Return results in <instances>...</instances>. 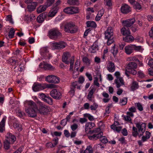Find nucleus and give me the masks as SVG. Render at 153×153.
<instances>
[{
    "instance_id": "18",
    "label": "nucleus",
    "mask_w": 153,
    "mask_h": 153,
    "mask_svg": "<svg viewBox=\"0 0 153 153\" xmlns=\"http://www.w3.org/2000/svg\"><path fill=\"white\" fill-rule=\"evenodd\" d=\"M135 22V18H132L123 21L122 22L124 26L128 27L131 26Z\"/></svg>"
},
{
    "instance_id": "50",
    "label": "nucleus",
    "mask_w": 153,
    "mask_h": 153,
    "mask_svg": "<svg viewBox=\"0 0 153 153\" xmlns=\"http://www.w3.org/2000/svg\"><path fill=\"white\" fill-rule=\"evenodd\" d=\"M54 1L55 0H47L45 4L48 7L51 6L54 3Z\"/></svg>"
},
{
    "instance_id": "30",
    "label": "nucleus",
    "mask_w": 153,
    "mask_h": 153,
    "mask_svg": "<svg viewBox=\"0 0 153 153\" xmlns=\"http://www.w3.org/2000/svg\"><path fill=\"white\" fill-rule=\"evenodd\" d=\"M13 126L14 128L16 129L19 131H21L22 130V125L17 122L14 123Z\"/></svg>"
},
{
    "instance_id": "19",
    "label": "nucleus",
    "mask_w": 153,
    "mask_h": 153,
    "mask_svg": "<svg viewBox=\"0 0 153 153\" xmlns=\"http://www.w3.org/2000/svg\"><path fill=\"white\" fill-rule=\"evenodd\" d=\"M119 125V123L117 121H115L114 124L111 126V128L114 131L119 132L120 131L122 128V127L120 126H117Z\"/></svg>"
},
{
    "instance_id": "21",
    "label": "nucleus",
    "mask_w": 153,
    "mask_h": 153,
    "mask_svg": "<svg viewBox=\"0 0 153 153\" xmlns=\"http://www.w3.org/2000/svg\"><path fill=\"white\" fill-rule=\"evenodd\" d=\"M39 67L41 68H44L45 70H52L54 69L53 66L48 64H44L41 63L39 65Z\"/></svg>"
},
{
    "instance_id": "35",
    "label": "nucleus",
    "mask_w": 153,
    "mask_h": 153,
    "mask_svg": "<svg viewBox=\"0 0 153 153\" xmlns=\"http://www.w3.org/2000/svg\"><path fill=\"white\" fill-rule=\"evenodd\" d=\"M138 85L137 83L135 81L133 82L131 87V90L134 91L138 88Z\"/></svg>"
},
{
    "instance_id": "31",
    "label": "nucleus",
    "mask_w": 153,
    "mask_h": 153,
    "mask_svg": "<svg viewBox=\"0 0 153 153\" xmlns=\"http://www.w3.org/2000/svg\"><path fill=\"white\" fill-rule=\"evenodd\" d=\"M98 50V46L95 45H93L89 48V51L91 53H94Z\"/></svg>"
},
{
    "instance_id": "8",
    "label": "nucleus",
    "mask_w": 153,
    "mask_h": 153,
    "mask_svg": "<svg viewBox=\"0 0 153 153\" xmlns=\"http://www.w3.org/2000/svg\"><path fill=\"white\" fill-rule=\"evenodd\" d=\"M54 85L53 84H46L34 83L32 87L33 90L34 91H38L40 90L44 89L47 88H53Z\"/></svg>"
},
{
    "instance_id": "60",
    "label": "nucleus",
    "mask_w": 153,
    "mask_h": 153,
    "mask_svg": "<svg viewBox=\"0 0 153 153\" xmlns=\"http://www.w3.org/2000/svg\"><path fill=\"white\" fill-rule=\"evenodd\" d=\"M98 80L97 78H95L94 80V84L95 85L97 86V87H99L100 86V84L98 82Z\"/></svg>"
},
{
    "instance_id": "9",
    "label": "nucleus",
    "mask_w": 153,
    "mask_h": 153,
    "mask_svg": "<svg viewBox=\"0 0 153 153\" xmlns=\"http://www.w3.org/2000/svg\"><path fill=\"white\" fill-rule=\"evenodd\" d=\"M116 77V79L115 80V83L116 84L117 88H119L121 86L124 85V83L123 79L120 77V73L118 71H116L114 74Z\"/></svg>"
},
{
    "instance_id": "16",
    "label": "nucleus",
    "mask_w": 153,
    "mask_h": 153,
    "mask_svg": "<svg viewBox=\"0 0 153 153\" xmlns=\"http://www.w3.org/2000/svg\"><path fill=\"white\" fill-rule=\"evenodd\" d=\"M78 83L77 81H75L72 83L71 90L69 91V93L71 95H73L74 94L75 88H76L78 89H80V86L78 85Z\"/></svg>"
},
{
    "instance_id": "17",
    "label": "nucleus",
    "mask_w": 153,
    "mask_h": 153,
    "mask_svg": "<svg viewBox=\"0 0 153 153\" xmlns=\"http://www.w3.org/2000/svg\"><path fill=\"white\" fill-rule=\"evenodd\" d=\"M131 7L126 4H123L121 7V12L124 14H127L131 11Z\"/></svg>"
},
{
    "instance_id": "4",
    "label": "nucleus",
    "mask_w": 153,
    "mask_h": 153,
    "mask_svg": "<svg viewBox=\"0 0 153 153\" xmlns=\"http://www.w3.org/2000/svg\"><path fill=\"white\" fill-rule=\"evenodd\" d=\"M105 38L108 40L107 44L108 45H110L113 43L114 40L113 38V30L111 27H108L105 32Z\"/></svg>"
},
{
    "instance_id": "38",
    "label": "nucleus",
    "mask_w": 153,
    "mask_h": 153,
    "mask_svg": "<svg viewBox=\"0 0 153 153\" xmlns=\"http://www.w3.org/2000/svg\"><path fill=\"white\" fill-rule=\"evenodd\" d=\"M127 102V98L124 97L122 99H121L120 101V104L121 105H126Z\"/></svg>"
},
{
    "instance_id": "58",
    "label": "nucleus",
    "mask_w": 153,
    "mask_h": 153,
    "mask_svg": "<svg viewBox=\"0 0 153 153\" xmlns=\"http://www.w3.org/2000/svg\"><path fill=\"white\" fill-rule=\"evenodd\" d=\"M52 141L54 142L53 144V145H54L55 147V146L57 145V144H58V138L57 137H56L53 139Z\"/></svg>"
},
{
    "instance_id": "41",
    "label": "nucleus",
    "mask_w": 153,
    "mask_h": 153,
    "mask_svg": "<svg viewBox=\"0 0 153 153\" xmlns=\"http://www.w3.org/2000/svg\"><path fill=\"white\" fill-rule=\"evenodd\" d=\"M132 135L136 137H137L138 134V132H137V128L134 126L132 128Z\"/></svg>"
},
{
    "instance_id": "44",
    "label": "nucleus",
    "mask_w": 153,
    "mask_h": 153,
    "mask_svg": "<svg viewBox=\"0 0 153 153\" xmlns=\"http://www.w3.org/2000/svg\"><path fill=\"white\" fill-rule=\"evenodd\" d=\"M82 60L84 63H85L87 65H89L91 63L90 60L86 57H84L83 58Z\"/></svg>"
},
{
    "instance_id": "62",
    "label": "nucleus",
    "mask_w": 153,
    "mask_h": 153,
    "mask_svg": "<svg viewBox=\"0 0 153 153\" xmlns=\"http://www.w3.org/2000/svg\"><path fill=\"white\" fill-rule=\"evenodd\" d=\"M124 117V119L126 121L130 122L131 121V119L130 117L128 116H123Z\"/></svg>"
},
{
    "instance_id": "59",
    "label": "nucleus",
    "mask_w": 153,
    "mask_h": 153,
    "mask_svg": "<svg viewBox=\"0 0 153 153\" xmlns=\"http://www.w3.org/2000/svg\"><path fill=\"white\" fill-rule=\"evenodd\" d=\"M46 146L48 148H52L55 147L53 144L51 142L47 143Z\"/></svg>"
},
{
    "instance_id": "32",
    "label": "nucleus",
    "mask_w": 153,
    "mask_h": 153,
    "mask_svg": "<svg viewBox=\"0 0 153 153\" xmlns=\"http://www.w3.org/2000/svg\"><path fill=\"white\" fill-rule=\"evenodd\" d=\"M95 126V124L92 122H89L88 124L86 125V128L85 130L86 131H88V129H89L90 130L92 128Z\"/></svg>"
},
{
    "instance_id": "2",
    "label": "nucleus",
    "mask_w": 153,
    "mask_h": 153,
    "mask_svg": "<svg viewBox=\"0 0 153 153\" xmlns=\"http://www.w3.org/2000/svg\"><path fill=\"white\" fill-rule=\"evenodd\" d=\"M137 67V63L135 62H130L127 65L125 71V74L128 77L129 76V74L134 75L137 74L135 70Z\"/></svg>"
},
{
    "instance_id": "14",
    "label": "nucleus",
    "mask_w": 153,
    "mask_h": 153,
    "mask_svg": "<svg viewBox=\"0 0 153 153\" xmlns=\"http://www.w3.org/2000/svg\"><path fill=\"white\" fill-rule=\"evenodd\" d=\"M38 111L40 114L46 115L50 112V109L46 105H42L39 107Z\"/></svg>"
},
{
    "instance_id": "45",
    "label": "nucleus",
    "mask_w": 153,
    "mask_h": 153,
    "mask_svg": "<svg viewBox=\"0 0 153 153\" xmlns=\"http://www.w3.org/2000/svg\"><path fill=\"white\" fill-rule=\"evenodd\" d=\"M11 143L6 140L4 142V147L5 149H8L10 147V144Z\"/></svg>"
},
{
    "instance_id": "55",
    "label": "nucleus",
    "mask_w": 153,
    "mask_h": 153,
    "mask_svg": "<svg viewBox=\"0 0 153 153\" xmlns=\"http://www.w3.org/2000/svg\"><path fill=\"white\" fill-rule=\"evenodd\" d=\"M39 94L40 96V98L42 99L44 101L47 96L43 93H39Z\"/></svg>"
},
{
    "instance_id": "56",
    "label": "nucleus",
    "mask_w": 153,
    "mask_h": 153,
    "mask_svg": "<svg viewBox=\"0 0 153 153\" xmlns=\"http://www.w3.org/2000/svg\"><path fill=\"white\" fill-rule=\"evenodd\" d=\"M71 60V61L70 62V70L71 71H73V65H74V60L73 59V58H72V59Z\"/></svg>"
},
{
    "instance_id": "27",
    "label": "nucleus",
    "mask_w": 153,
    "mask_h": 153,
    "mask_svg": "<svg viewBox=\"0 0 153 153\" xmlns=\"http://www.w3.org/2000/svg\"><path fill=\"white\" fill-rule=\"evenodd\" d=\"M6 117H4L2 119L0 123V132H3L4 130V126L5 121Z\"/></svg>"
},
{
    "instance_id": "43",
    "label": "nucleus",
    "mask_w": 153,
    "mask_h": 153,
    "mask_svg": "<svg viewBox=\"0 0 153 153\" xmlns=\"http://www.w3.org/2000/svg\"><path fill=\"white\" fill-rule=\"evenodd\" d=\"M99 139L100 141L103 143H106L108 142L107 139L105 136H102L99 138Z\"/></svg>"
},
{
    "instance_id": "36",
    "label": "nucleus",
    "mask_w": 153,
    "mask_h": 153,
    "mask_svg": "<svg viewBox=\"0 0 153 153\" xmlns=\"http://www.w3.org/2000/svg\"><path fill=\"white\" fill-rule=\"evenodd\" d=\"M133 7L136 10H140L142 8V6L138 2H135L134 3Z\"/></svg>"
},
{
    "instance_id": "33",
    "label": "nucleus",
    "mask_w": 153,
    "mask_h": 153,
    "mask_svg": "<svg viewBox=\"0 0 153 153\" xmlns=\"http://www.w3.org/2000/svg\"><path fill=\"white\" fill-rule=\"evenodd\" d=\"M16 114L18 117L22 119H23L26 115L25 112L22 111L20 110H17L16 112Z\"/></svg>"
},
{
    "instance_id": "46",
    "label": "nucleus",
    "mask_w": 153,
    "mask_h": 153,
    "mask_svg": "<svg viewBox=\"0 0 153 153\" xmlns=\"http://www.w3.org/2000/svg\"><path fill=\"white\" fill-rule=\"evenodd\" d=\"M71 14L76 13H78V8L77 7H71Z\"/></svg>"
},
{
    "instance_id": "12",
    "label": "nucleus",
    "mask_w": 153,
    "mask_h": 153,
    "mask_svg": "<svg viewBox=\"0 0 153 153\" xmlns=\"http://www.w3.org/2000/svg\"><path fill=\"white\" fill-rule=\"evenodd\" d=\"M45 80L49 83H57L59 82V78L53 75H48L45 78Z\"/></svg>"
},
{
    "instance_id": "63",
    "label": "nucleus",
    "mask_w": 153,
    "mask_h": 153,
    "mask_svg": "<svg viewBox=\"0 0 153 153\" xmlns=\"http://www.w3.org/2000/svg\"><path fill=\"white\" fill-rule=\"evenodd\" d=\"M131 29L133 32H135L138 30L137 26V25H135L131 27Z\"/></svg>"
},
{
    "instance_id": "28",
    "label": "nucleus",
    "mask_w": 153,
    "mask_h": 153,
    "mask_svg": "<svg viewBox=\"0 0 153 153\" xmlns=\"http://www.w3.org/2000/svg\"><path fill=\"white\" fill-rule=\"evenodd\" d=\"M48 7L45 4L44 5L40 6L37 9V12L38 13H39L45 11L46 8Z\"/></svg>"
},
{
    "instance_id": "39",
    "label": "nucleus",
    "mask_w": 153,
    "mask_h": 153,
    "mask_svg": "<svg viewBox=\"0 0 153 153\" xmlns=\"http://www.w3.org/2000/svg\"><path fill=\"white\" fill-rule=\"evenodd\" d=\"M84 152L85 153H92L93 152V150L91 146H89L87 147Z\"/></svg>"
},
{
    "instance_id": "64",
    "label": "nucleus",
    "mask_w": 153,
    "mask_h": 153,
    "mask_svg": "<svg viewBox=\"0 0 153 153\" xmlns=\"http://www.w3.org/2000/svg\"><path fill=\"white\" fill-rule=\"evenodd\" d=\"M23 146H22L20 148H19L18 150L14 152L13 153H21L23 151Z\"/></svg>"
},
{
    "instance_id": "29",
    "label": "nucleus",
    "mask_w": 153,
    "mask_h": 153,
    "mask_svg": "<svg viewBox=\"0 0 153 153\" xmlns=\"http://www.w3.org/2000/svg\"><path fill=\"white\" fill-rule=\"evenodd\" d=\"M108 70L110 72H113L115 70L114 64L111 62H109V65L108 67Z\"/></svg>"
},
{
    "instance_id": "51",
    "label": "nucleus",
    "mask_w": 153,
    "mask_h": 153,
    "mask_svg": "<svg viewBox=\"0 0 153 153\" xmlns=\"http://www.w3.org/2000/svg\"><path fill=\"white\" fill-rule=\"evenodd\" d=\"M135 105L140 111H142L143 110V107L141 103L139 102H138L137 103H135Z\"/></svg>"
},
{
    "instance_id": "15",
    "label": "nucleus",
    "mask_w": 153,
    "mask_h": 153,
    "mask_svg": "<svg viewBox=\"0 0 153 153\" xmlns=\"http://www.w3.org/2000/svg\"><path fill=\"white\" fill-rule=\"evenodd\" d=\"M51 96L53 98L59 99L61 98V94L60 92L56 89L52 90L50 92Z\"/></svg>"
},
{
    "instance_id": "53",
    "label": "nucleus",
    "mask_w": 153,
    "mask_h": 153,
    "mask_svg": "<svg viewBox=\"0 0 153 153\" xmlns=\"http://www.w3.org/2000/svg\"><path fill=\"white\" fill-rule=\"evenodd\" d=\"M71 127L73 131H74L78 127V126L76 124L74 123L73 125L71 126Z\"/></svg>"
},
{
    "instance_id": "5",
    "label": "nucleus",
    "mask_w": 153,
    "mask_h": 153,
    "mask_svg": "<svg viewBox=\"0 0 153 153\" xmlns=\"http://www.w3.org/2000/svg\"><path fill=\"white\" fill-rule=\"evenodd\" d=\"M78 27L73 22H68L66 23L64 26V30L65 32L74 33L78 31Z\"/></svg>"
},
{
    "instance_id": "6",
    "label": "nucleus",
    "mask_w": 153,
    "mask_h": 153,
    "mask_svg": "<svg viewBox=\"0 0 153 153\" xmlns=\"http://www.w3.org/2000/svg\"><path fill=\"white\" fill-rule=\"evenodd\" d=\"M48 36L51 39L56 40L62 37V34L59 30L56 28H53L49 31Z\"/></svg>"
},
{
    "instance_id": "25",
    "label": "nucleus",
    "mask_w": 153,
    "mask_h": 153,
    "mask_svg": "<svg viewBox=\"0 0 153 153\" xmlns=\"http://www.w3.org/2000/svg\"><path fill=\"white\" fill-rule=\"evenodd\" d=\"M58 10V7L57 6H53V7L49 13L48 16L53 17L54 16L57 12Z\"/></svg>"
},
{
    "instance_id": "26",
    "label": "nucleus",
    "mask_w": 153,
    "mask_h": 153,
    "mask_svg": "<svg viewBox=\"0 0 153 153\" xmlns=\"http://www.w3.org/2000/svg\"><path fill=\"white\" fill-rule=\"evenodd\" d=\"M123 39L126 42L130 43L134 41V39L132 36L129 35L124 37Z\"/></svg>"
},
{
    "instance_id": "40",
    "label": "nucleus",
    "mask_w": 153,
    "mask_h": 153,
    "mask_svg": "<svg viewBox=\"0 0 153 153\" xmlns=\"http://www.w3.org/2000/svg\"><path fill=\"white\" fill-rule=\"evenodd\" d=\"M44 101L47 102L50 105H52L53 104V100L52 99L48 96H47Z\"/></svg>"
},
{
    "instance_id": "37",
    "label": "nucleus",
    "mask_w": 153,
    "mask_h": 153,
    "mask_svg": "<svg viewBox=\"0 0 153 153\" xmlns=\"http://www.w3.org/2000/svg\"><path fill=\"white\" fill-rule=\"evenodd\" d=\"M67 3L70 5H77L79 3L78 0H68Z\"/></svg>"
},
{
    "instance_id": "10",
    "label": "nucleus",
    "mask_w": 153,
    "mask_h": 153,
    "mask_svg": "<svg viewBox=\"0 0 153 153\" xmlns=\"http://www.w3.org/2000/svg\"><path fill=\"white\" fill-rule=\"evenodd\" d=\"M73 58L74 60V56L71 57V54L69 52H65L63 53L62 56V61L65 63L68 64Z\"/></svg>"
},
{
    "instance_id": "13",
    "label": "nucleus",
    "mask_w": 153,
    "mask_h": 153,
    "mask_svg": "<svg viewBox=\"0 0 153 153\" xmlns=\"http://www.w3.org/2000/svg\"><path fill=\"white\" fill-rule=\"evenodd\" d=\"M136 126L138 129V131L140 133L139 136H142L146 130V124L145 123H136Z\"/></svg>"
},
{
    "instance_id": "57",
    "label": "nucleus",
    "mask_w": 153,
    "mask_h": 153,
    "mask_svg": "<svg viewBox=\"0 0 153 153\" xmlns=\"http://www.w3.org/2000/svg\"><path fill=\"white\" fill-rule=\"evenodd\" d=\"M84 78L82 76H80L79 77L78 80L77 82L79 83L82 84L84 82Z\"/></svg>"
},
{
    "instance_id": "7",
    "label": "nucleus",
    "mask_w": 153,
    "mask_h": 153,
    "mask_svg": "<svg viewBox=\"0 0 153 153\" xmlns=\"http://www.w3.org/2000/svg\"><path fill=\"white\" fill-rule=\"evenodd\" d=\"M141 46H137L135 45H129L126 46L124 48L125 52L127 55H130L135 50L137 51H140L141 50Z\"/></svg>"
},
{
    "instance_id": "61",
    "label": "nucleus",
    "mask_w": 153,
    "mask_h": 153,
    "mask_svg": "<svg viewBox=\"0 0 153 153\" xmlns=\"http://www.w3.org/2000/svg\"><path fill=\"white\" fill-rule=\"evenodd\" d=\"M98 105L95 104H94L93 105H91L90 106V108L92 110H95L98 107Z\"/></svg>"
},
{
    "instance_id": "48",
    "label": "nucleus",
    "mask_w": 153,
    "mask_h": 153,
    "mask_svg": "<svg viewBox=\"0 0 153 153\" xmlns=\"http://www.w3.org/2000/svg\"><path fill=\"white\" fill-rule=\"evenodd\" d=\"M71 7L66 8L64 10V12L68 14H71Z\"/></svg>"
},
{
    "instance_id": "52",
    "label": "nucleus",
    "mask_w": 153,
    "mask_h": 153,
    "mask_svg": "<svg viewBox=\"0 0 153 153\" xmlns=\"http://www.w3.org/2000/svg\"><path fill=\"white\" fill-rule=\"evenodd\" d=\"M128 59V60L130 61H134L135 62H139V60L134 56L130 57H129Z\"/></svg>"
},
{
    "instance_id": "11",
    "label": "nucleus",
    "mask_w": 153,
    "mask_h": 153,
    "mask_svg": "<svg viewBox=\"0 0 153 153\" xmlns=\"http://www.w3.org/2000/svg\"><path fill=\"white\" fill-rule=\"evenodd\" d=\"M53 48L54 49H61L65 48L67 45L63 41L56 42L52 44Z\"/></svg>"
},
{
    "instance_id": "24",
    "label": "nucleus",
    "mask_w": 153,
    "mask_h": 153,
    "mask_svg": "<svg viewBox=\"0 0 153 153\" xmlns=\"http://www.w3.org/2000/svg\"><path fill=\"white\" fill-rule=\"evenodd\" d=\"M37 5V2H33L31 3L27 6L28 11L30 12L33 11L35 9Z\"/></svg>"
},
{
    "instance_id": "1",
    "label": "nucleus",
    "mask_w": 153,
    "mask_h": 153,
    "mask_svg": "<svg viewBox=\"0 0 153 153\" xmlns=\"http://www.w3.org/2000/svg\"><path fill=\"white\" fill-rule=\"evenodd\" d=\"M29 108L25 109L26 112L28 114V116L31 117H35L37 116L36 110L37 107L36 104L33 101H30L28 103Z\"/></svg>"
},
{
    "instance_id": "22",
    "label": "nucleus",
    "mask_w": 153,
    "mask_h": 153,
    "mask_svg": "<svg viewBox=\"0 0 153 153\" xmlns=\"http://www.w3.org/2000/svg\"><path fill=\"white\" fill-rule=\"evenodd\" d=\"M47 13H43L40 14L37 18V22L39 23H42L45 20L47 16Z\"/></svg>"
},
{
    "instance_id": "49",
    "label": "nucleus",
    "mask_w": 153,
    "mask_h": 153,
    "mask_svg": "<svg viewBox=\"0 0 153 153\" xmlns=\"http://www.w3.org/2000/svg\"><path fill=\"white\" fill-rule=\"evenodd\" d=\"M111 52L114 57H115L118 52V49L117 48H115L114 46L113 47V49L111 50Z\"/></svg>"
},
{
    "instance_id": "23",
    "label": "nucleus",
    "mask_w": 153,
    "mask_h": 153,
    "mask_svg": "<svg viewBox=\"0 0 153 153\" xmlns=\"http://www.w3.org/2000/svg\"><path fill=\"white\" fill-rule=\"evenodd\" d=\"M121 33L123 35L126 36L131 34L129 29L128 27L124 26L121 29Z\"/></svg>"
},
{
    "instance_id": "3",
    "label": "nucleus",
    "mask_w": 153,
    "mask_h": 153,
    "mask_svg": "<svg viewBox=\"0 0 153 153\" xmlns=\"http://www.w3.org/2000/svg\"><path fill=\"white\" fill-rule=\"evenodd\" d=\"M88 133H89L91 134L88 136V138L93 140L99 139L100 137L103 135V133L101 131L100 128H98L92 130H89L88 131Z\"/></svg>"
},
{
    "instance_id": "34",
    "label": "nucleus",
    "mask_w": 153,
    "mask_h": 153,
    "mask_svg": "<svg viewBox=\"0 0 153 153\" xmlns=\"http://www.w3.org/2000/svg\"><path fill=\"white\" fill-rule=\"evenodd\" d=\"M86 23L87 26L88 27H96L97 25L96 23L93 21H87Z\"/></svg>"
},
{
    "instance_id": "42",
    "label": "nucleus",
    "mask_w": 153,
    "mask_h": 153,
    "mask_svg": "<svg viewBox=\"0 0 153 153\" xmlns=\"http://www.w3.org/2000/svg\"><path fill=\"white\" fill-rule=\"evenodd\" d=\"M15 33V31L14 29L11 28L9 32L8 36L10 38H13Z\"/></svg>"
},
{
    "instance_id": "54",
    "label": "nucleus",
    "mask_w": 153,
    "mask_h": 153,
    "mask_svg": "<svg viewBox=\"0 0 153 153\" xmlns=\"http://www.w3.org/2000/svg\"><path fill=\"white\" fill-rule=\"evenodd\" d=\"M111 0H105L104 3L105 4L109 7L111 6L112 3Z\"/></svg>"
},
{
    "instance_id": "20",
    "label": "nucleus",
    "mask_w": 153,
    "mask_h": 153,
    "mask_svg": "<svg viewBox=\"0 0 153 153\" xmlns=\"http://www.w3.org/2000/svg\"><path fill=\"white\" fill-rule=\"evenodd\" d=\"M6 137V140L12 143H13L16 139L15 136L13 135L12 134L10 133H7Z\"/></svg>"
},
{
    "instance_id": "47",
    "label": "nucleus",
    "mask_w": 153,
    "mask_h": 153,
    "mask_svg": "<svg viewBox=\"0 0 153 153\" xmlns=\"http://www.w3.org/2000/svg\"><path fill=\"white\" fill-rule=\"evenodd\" d=\"M9 62L11 63L13 65H18L19 61V60H14L13 59H9Z\"/></svg>"
}]
</instances>
